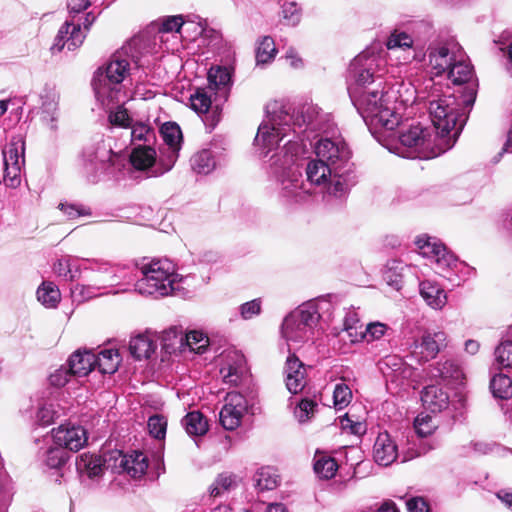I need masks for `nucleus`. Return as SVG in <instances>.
<instances>
[{
  "label": "nucleus",
  "mask_w": 512,
  "mask_h": 512,
  "mask_svg": "<svg viewBox=\"0 0 512 512\" xmlns=\"http://www.w3.org/2000/svg\"><path fill=\"white\" fill-rule=\"evenodd\" d=\"M306 150V144L287 139L269 158L268 175L288 202H304L314 193L313 187L322 185L334 196L332 170L318 157L305 164Z\"/></svg>",
  "instance_id": "nucleus-1"
},
{
  "label": "nucleus",
  "mask_w": 512,
  "mask_h": 512,
  "mask_svg": "<svg viewBox=\"0 0 512 512\" xmlns=\"http://www.w3.org/2000/svg\"><path fill=\"white\" fill-rule=\"evenodd\" d=\"M332 128L330 114L313 103H305L293 109L292 113L286 109L274 112L260 124L254 142L260 157L265 158L291 135L290 139L299 144L308 141L312 146L313 140L321 134H328Z\"/></svg>",
  "instance_id": "nucleus-2"
},
{
  "label": "nucleus",
  "mask_w": 512,
  "mask_h": 512,
  "mask_svg": "<svg viewBox=\"0 0 512 512\" xmlns=\"http://www.w3.org/2000/svg\"><path fill=\"white\" fill-rule=\"evenodd\" d=\"M350 99L375 137L393 132L400 124L401 116L395 111L396 91L383 81L364 92H353Z\"/></svg>",
  "instance_id": "nucleus-3"
},
{
  "label": "nucleus",
  "mask_w": 512,
  "mask_h": 512,
  "mask_svg": "<svg viewBox=\"0 0 512 512\" xmlns=\"http://www.w3.org/2000/svg\"><path fill=\"white\" fill-rule=\"evenodd\" d=\"M431 87L432 90L427 96L421 97L419 92L414 90L417 95L416 99H423L427 104L431 121L439 135V142L447 144L446 149L454 146L457 137L461 133L464 125V113L462 112V98L456 97L454 94L442 93L439 88L434 87V83L430 79L425 88Z\"/></svg>",
  "instance_id": "nucleus-4"
},
{
  "label": "nucleus",
  "mask_w": 512,
  "mask_h": 512,
  "mask_svg": "<svg viewBox=\"0 0 512 512\" xmlns=\"http://www.w3.org/2000/svg\"><path fill=\"white\" fill-rule=\"evenodd\" d=\"M316 157L332 170V191L334 197H345L357 183L355 165L351 151L340 137H321L315 144Z\"/></svg>",
  "instance_id": "nucleus-5"
},
{
  "label": "nucleus",
  "mask_w": 512,
  "mask_h": 512,
  "mask_svg": "<svg viewBox=\"0 0 512 512\" xmlns=\"http://www.w3.org/2000/svg\"><path fill=\"white\" fill-rule=\"evenodd\" d=\"M333 304L326 297H318L299 305L288 314L282 324V336L296 345L312 340L320 322L331 319Z\"/></svg>",
  "instance_id": "nucleus-6"
},
{
  "label": "nucleus",
  "mask_w": 512,
  "mask_h": 512,
  "mask_svg": "<svg viewBox=\"0 0 512 512\" xmlns=\"http://www.w3.org/2000/svg\"><path fill=\"white\" fill-rule=\"evenodd\" d=\"M130 74V61L123 52L114 53L110 59L98 67L92 78V87L98 101L109 106L118 99L121 84Z\"/></svg>",
  "instance_id": "nucleus-7"
},
{
  "label": "nucleus",
  "mask_w": 512,
  "mask_h": 512,
  "mask_svg": "<svg viewBox=\"0 0 512 512\" xmlns=\"http://www.w3.org/2000/svg\"><path fill=\"white\" fill-rule=\"evenodd\" d=\"M142 277L135 283V290L141 295L163 297L174 291L179 277L174 264L168 259L153 260L141 268Z\"/></svg>",
  "instance_id": "nucleus-8"
},
{
  "label": "nucleus",
  "mask_w": 512,
  "mask_h": 512,
  "mask_svg": "<svg viewBox=\"0 0 512 512\" xmlns=\"http://www.w3.org/2000/svg\"><path fill=\"white\" fill-rule=\"evenodd\" d=\"M384 63L379 53L374 50L366 49L358 54L349 66V97L353 96V92H364L374 87L378 81H383L379 72Z\"/></svg>",
  "instance_id": "nucleus-9"
},
{
  "label": "nucleus",
  "mask_w": 512,
  "mask_h": 512,
  "mask_svg": "<svg viewBox=\"0 0 512 512\" xmlns=\"http://www.w3.org/2000/svg\"><path fill=\"white\" fill-rule=\"evenodd\" d=\"M398 137L402 147L401 156L405 158L431 159L447 150L440 147L442 142L435 144L430 130L420 124H411Z\"/></svg>",
  "instance_id": "nucleus-10"
},
{
  "label": "nucleus",
  "mask_w": 512,
  "mask_h": 512,
  "mask_svg": "<svg viewBox=\"0 0 512 512\" xmlns=\"http://www.w3.org/2000/svg\"><path fill=\"white\" fill-rule=\"evenodd\" d=\"M121 157L114 153L104 141L88 145L82 152L83 169L91 181H96L99 175L110 171L120 161Z\"/></svg>",
  "instance_id": "nucleus-11"
},
{
  "label": "nucleus",
  "mask_w": 512,
  "mask_h": 512,
  "mask_svg": "<svg viewBox=\"0 0 512 512\" xmlns=\"http://www.w3.org/2000/svg\"><path fill=\"white\" fill-rule=\"evenodd\" d=\"M415 244L424 257L430 258L435 262L437 272L444 277L445 270L453 269L458 265V258L437 238L428 235L418 236Z\"/></svg>",
  "instance_id": "nucleus-12"
},
{
  "label": "nucleus",
  "mask_w": 512,
  "mask_h": 512,
  "mask_svg": "<svg viewBox=\"0 0 512 512\" xmlns=\"http://www.w3.org/2000/svg\"><path fill=\"white\" fill-rule=\"evenodd\" d=\"M464 52L461 51V56L457 58L456 61H453L452 65L447 70L448 78L455 85H463L466 86L463 88V91H459L461 93L460 98H462V103L465 104V107H471L476 99L477 94V84L473 80L474 78V70L473 67L467 63L464 59Z\"/></svg>",
  "instance_id": "nucleus-13"
},
{
  "label": "nucleus",
  "mask_w": 512,
  "mask_h": 512,
  "mask_svg": "<svg viewBox=\"0 0 512 512\" xmlns=\"http://www.w3.org/2000/svg\"><path fill=\"white\" fill-rule=\"evenodd\" d=\"M188 32H206L208 22L197 15H172L158 18L149 23L147 32H180L182 27Z\"/></svg>",
  "instance_id": "nucleus-14"
},
{
  "label": "nucleus",
  "mask_w": 512,
  "mask_h": 512,
  "mask_svg": "<svg viewBox=\"0 0 512 512\" xmlns=\"http://www.w3.org/2000/svg\"><path fill=\"white\" fill-rule=\"evenodd\" d=\"M429 63L432 67L433 73L440 76L447 72L453 61H456L461 56L462 48L453 39L442 42H435L428 48Z\"/></svg>",
  "instance_id": "nucleus-15"
},
{
  "label": "nucleus",
  "mask_w": 512,
  "mask_h": 512,
  "mask_svg": "<svg viewBox=\"0 0 512 512\" xmlns=\"http://www.w3.org/2000/svg\"><path fill=\"white\" fill-rule=\"evenodd\" d=\"M220 375L224 384L241 386L249 380L248 368L243 354L228 351L222 357Z\"/></svg>",
  "instance_id": "nucleus-16"
},
{
  "label": "nucleus",
  "mask_w": 512,
  "mask_h": 512,
  "mask_svg": "<svg viewBox=\"0 0 512 512\" xmlns=\"http://www.w3.org/2000/svg\"><path fill=\"white\" fill-rule=\"evenodd\" d=\"M447 336L443 331H425L411 346V355L418 362H428L446 347Z\"/></svg>",
  "instance_id": "nucleus-17"
},
{
  "label": "nucleus",
  "mask_w": 512,
  "mask_h": 512,
  "mask_svg": "<svg viewBox=\"0 0 512 512\" xmlns=\"http://www.w3.org/2000/svg\"><path fill=\"white\" fill-rule=\"evenodd\" d=\"M248 400L239 392H229L225 397L219 419L226 430H234L240 426L243 416L248 411Z\"/></svg>",
  "instance_id": "nucleus-18"
},
{
  "label": "nucleus",
  "mask_w": 512,
  "mask_h": 512,
  "mask_svg": "<svg viewBox=\"0 0 512 512\" xmlns=\"http://www.w3.org/2000/svg\"><path fill=\"white\" fill-rule=\"evenodd\" d=\"M191 108L198 114L207 113L205 125L212 130L221 118V106L217 109L212 88H197L190 96Z\"/></svg>",
  "instance_id": "nucleus-19"
},
{
  "label": "nucleus",
  "mask_w": 512,
  "mask_h": 512,
  "mask_svg": "<svg viewBox=\"0 0 512 512\" xmlns=\"http://www.w3.org/2000/svg\"><path fill=\"white\" fill-rule=\"evenodd\" d=\"M160 134L167 146L161 151V154L167 158V163L162 170L156 171L154 175H162L172 169L178 158L182 140L181 129L176 123L167 122L163 124Z\"/></svg>",
  "instance_id": "nucleus-20"
},
{
  "label": "nucleus",
  "mask_w": 512,
  "mask_h": 512,
  "mask_svg": "<svg viewBox=\"0 0 512 512\" xmlns=\"http://www.w3.org/2000/svg\"><path fill=\"white\" fill-rule=\"evenodd\" d=\"M53 439L65 450L79 451L87 443L88 436L84 427L67 423L53 429Z\"/></svg>",
  "instance_id": "nucleus-21"
},
{
  "label": "nucleus",
  "mask_w": 512,
  "mask_h": 512,
  "mask_svg": "<svg viewBox=\"0 0 512 512\" xmlns=\"http://www.w3.org/2000/svg\"><path fill=\"white\" fill-rule=\"evenodd\" d=\"M130 162L137 170H149L150 176L154 175L156 171H160L167 163V158L164 160L162 157L157 159L156 151L152 145L146 144L135 146L130 154Z\"/></svg>",
  "instance_id": "nucleus-22"
},
{
  "label": "nucleus",
  "mask_w": 512,
  "mask_h": 512,
  "mask_svg": "<svg viewBox=\"0 0 512 512\" xmlns=\"http://www.w3.org/2000/svg\"><path fill=\"white\" fill-rule=\"evenodd\" d=\"M208 85L215 95V105L218 109L228 99L231 87V72L227 67L215 66L208 71Z\"/></svg>",
  "instance_id": "nucleus-23"
},
{
  "label": "nucleus",
  "mask_w": 512,
  "mask_h": 512,
  "mask_svg": "<svg viewBox=\"0 0 512 512\" xmlns=\"http://www.w3.org/2000/svg\"><path fill=\"white\" fill-rule=\"evenodd\" d=\"M373 460L379 466H390L400 456L398 446L393 437L386 431L380 432L375 439L373 451Z\"/></svg>",
  "instance_id": "nucleus-24"
},
{
  "label": "nucleus",
  "mask_w": 512,
  "mask_h": 512,
  "mask_svg": "<svg viewBox=\"0 0 512 512\" xmlns=\"http://www.w3.org/2000/svg\"><path fill=\"white\" fill-rule=\"evenodd\" d=\"M286 387L292 394H297L306 385V370L303 363L294 354L287 357L285 363Z\"/></svg>",
  "instance_id": "nucleus-25"
},
{
  "label": "nucleus",
  "mask_w": 512,
  "mask_h": 512,
  "mask_svg": "<svg viewBox=\"0 0 512 512\" xmlns=\"http://www.w3.org/2000/svg\"><path fill=\"white\" fill-rule=\"evenodd\" d=\"M76 470L82 482L97 479L103 474L102 458L96 454L82 453L76 458Z\"/></svg>",
  "instance_id": "nucleus-26"
},
{
  "label": "nucleus",
  "mask_w": 512,
  "mask_h": 512,
  "mask_svg": "<svg viewBox=\"0 0 512 512\" xmlns=\"http://www.w3.org/2000/svg\"><path fill=\"white\" fill-rule=\"evenodd\" d=\"M220 156L212 147L202 149L191 157V168L196 174L208 175L220 163Z\"/></svg>",
  "instance_id": "nucleus-27"
},
{
  "label": "nucleus",
  "mask_w": 512,
  "mask_h": 512,
  "mask_svg": "<svg viewBox=\"0 0 512 512\" xmlns=\"http://www.w3.org/2000/svg\"><path fill=\"white\" fill-rule=\"evenodd\" d=\"M119 468L132 478H140L147 471L148 459L144 453L133 451L129 454L121 455Z\"/></svg>",
  "instance_id": "nucleus-28"
},
{
  "label": "nucleus",
  "mask_w": 512,
  "mask_h": 512,
  "mask_svg": "<svg viewBox=\"0 0 512 512\" xmlns=\"http://www.w3.org/2000/svg\"><path fill=\"white\" fill-rule=\"evenodd\" d=\"M432 376L453 385H461L465 379L461 366L454 360L438 362L432 370Z\"/></svg>",
  "instance_id": "nucleus-29"
},
{
  "label": "nucleus",
  "mask_w": 512,
  "mask_h": 512,
  "mask_svg": "<svg viewBox=\"0 0 512 512\" xmlns=\"http://www.w3.org/2000/svg\"><path fill=\"white\" fill-rule=\"evenodd\" d=\"M421 400L425 408L433 413L441 412L449 405V396L441 387L429 385L424 388Z\"/></svg>",
  "instance_id": "nucleus-30"
},
{
  "label": "nucleus",
  "mask_w": 512,
  "mask_h": 512,
  "mask_svg": "<svg viewBox=\"0 0 512 512\" xmlns=\"http://www.w3.org/2000/svg\"><path fill=\"white\" fill-rule=\"evenodd\" d=\"M419 293L425 303L435 310L442 309L447 303V296L438 284L425 280L419 283Z\"/></svg>",
  "instance_id": "nucleus-31"
},
{
  "label": "nucleus",
  "mask_w": 512,
  "mask_h": 512,
  "mask_svg": "<svg viewBox=\"0 0 512 512\" xmlns=\"http://www.w3.org/2000/svg\"><path fill=\"white\" fill-rule=\"evenodd\" d=\"M96 354L91 351L74 352L67 360L75 377H85L95 369Z\"/></svg>",
  "instance_id": "nucleus-32"
},
{
  "label": "nucleus",
  "mask_w": 512,
  "mask_h": 512,
  "mask_svg": "<svg viewBox=\"0 0 512 512\" xmlns=\"http://www.w3.org/2000/svg\"><path fill=\"white\" fill-rule=\"evenodd\" d=\"M412 268L400 259H390L385 265L383 278L389 286L399 291L403 287L405 273Z\"/></svg>",
  "instance_id": "nucleus-33"
},
{
  "label": "nucleus",
  "mask_w": 512,
  "mask_h": 512,
  "mask_svg": "<svg viewBox=\"0 0 512 512\" xmlns=\"http://www.w3.org/2000/svg\"><path fill=\"white\" fill-rule=\"evenodd\" d=\"M386 47L393 52H403V60L415 58L414 40L411 34H389L386 41Z\"/></svg>",
  "instance_id": "nucleus-34"
},
{
  "label": "nucleus",
  "mask_w": 512,
  "mask_h": 512,
  "mask_svg": "<svg viewBox=\"0 0 512 512\" xmlns=\"http://www.w3.org/2000/svg\"><path fill=\"white\" fill-rule=\"evenodd\" d=\"M181 423L190 436H203L209 430L208 420L200 411L187 413Z\"/></svg>",
  "instance_id": "nucleus-35"
},
{
  "label": "nucleus",
  "mask_w": 512,
  "mask_h": 512,
  "mask_svg": "<svg viewBox=\"0 0 512 512\" xmlns=\"http://www.w3.org/2000/svg\"><path fill=\"white\" fill-rule=\"evenodd\" d=\"M121 356L117 349H103L96 355L95 368L102 374H113L117 371Z\"/></svg>",
  "instance_id": "nucleus-36"
},
{
  "label": "nucleus",
  "mask_w": 512,
  "mask_h": 512,
  "mask_svg": "<svg viewBox=\"0 0 512 512\" xmlns=\"http://www.w3.org/2000/svg\"><path fill=\"white\" fill-rule=\"evenodd\" d=\"M85 40V34H57L50 47L52 54L67 51H74L79 48Z\"/></svg>",
  "instance_id": "nucleus-37"
},
{
  "label": "nucleus",
  "mask_w": 512,
  "mask_h": 512,
  "mask_svg": "<svg viewBox=\"0 0 512 512\" xmlns=\"http://www.w3.org/2000/svg\"><path fill=\"white\" fill-rule=\"evenodd\" d=\"M156 346L146 335H137L129 341V351L136 360L149 358Z\"/></svg>",
  "instance_id": "nucleus-38"
},
{
  "label": "nucleus",
  "mask_w": 512,
  "mask_h": 512,
  "mask_svg": "<svg viewBox=\"0 0 512 512\" xmlns=\"http://www.w3.org/2000/svg\"><path fill=\"white\" fill-rule=\"evenodd\" d=\"M62 408L53 401H43L36 411V422L42 426H49L62 414Z\"/></svg>",
  "instance_id": "nucleus-39"
},
{
  "label": "nucleus",
  "mask_w": 512,
  "mask_h": 512,
  "mask_svg": "<svg viewBox=\"0 0 512 512\" xmlns=\"http://www.w3.org/2000/svg\"><path fill=\"white\" fill-rule=\"evenodd\" d=\"M129 135L131 138V143L135 146H138L137 142H143L141 145H153L156 139L155 130L146 123L137 122L132 123L129 127Z\"/></svg>",
  "instance_id": "nucleus-40"
},
{
  "label": "nucleus",
  "mask_w": 512,
  "mask_h": 512,
  "mask_svg": "<svg viewBox=\"0 0 512 512\" xmlns=\"http://www.w3.org/2000/svg\"><path fill=\"white\" fill-rule=\"evenodd\" d=\"M96 20V16L91 12L86 14L69 15V18L63 23L58 32H81L89 30Z\"/></svg>",
  "instance_id": "nucleus-41"
},
{
  "label": "nucleus",
  "mask_w": 512,
  "mask_h": 512,
  "mask_svg": "<svg viewBox=\"0 0 512 512\" xmlns=\"http://www.w3.org/2000/svg\"><path fill=\"white\" fill-rule=\"evenodd\" d=\"M254 482L259 492L269 491L278 486L279 476L272 467H262L254 475Z\"/></svg>",
  "instance_id": "nucleus-42"
},
{
  "label": "nucleus",
  "mask_w": 512,
  "mask_h": 512,
  "mask_svg": "<svg viewBox=\"0 0 512 512\" xmlns=\"http://www.w3.org/2000/svg\"><path fill=\"white\" fill-rule=\"evenodd\" d=\"M69 453L62 446L49 447L42 455V462L49 469L60 470L67 462Z\"/></svg>",
  "instance_id": "nucleus-43"
},
{
  "label": "nucleus",
  "mask_w": 512,
  "mask_h": 512,
  "mask_svg": "<svg viewBox=\"0 0 512 512\" xmlns=\"http://www.w3.org/2000/svg\"><path fill=\"white\" fill-rule=\"evenodd\" d=\"M277 53L274 39L270 35H265L257 44L256 48V64L265 65L271 62Z\"/></svg>",
  "instance_id": "nucleus-44"
},
{
  "label": "nucleus",
  "mask_w": 512,
  "mask_h": 512,
  "mask_svg": "<svg viewBox=\"0 0 512 512\" xmlns=\"http://www.w3.org/2000/svg\"><path fill=\"white\" fill-rule=\"evenodd\" d=\"M38 301L47 308H55L61 299V294L52 282H43L37 289Z\"/></svg>",
  "instance_id": "nucleus-45"
},
{
  "label": "nucleus",
  "mask_w": 512,
  "mask_h": 512,
  "mask_svg": "<svg viewBox=\"0 0 512 512\" xmlns=\"http://www.w3.org/2000/svg\"><path fill=\"white\" fill-rule=\"evenodd\" d=\"M490 389L495 398L508 399L512 396V380L505 374H496L490 381Z\"/></svg>",
  "instance_id": "nucleus-46"
},
{
  "label": "nucleus",
  "mask_w": 512,
  "mask_h": 512,
  "mask_svg": "<svg viewBox=\"0 0 512 512\" xmlns=\"http://www.w3.org/2000/svg\"><path fill=\"white\" fill-rule=\"evenodd\" d=\"M185 340V345L189 348L190 351L203 354L208 345L209 338L202 331L193 330L188 332L185 337H180V342L182 343Z\"/></svg>",
  "instance_id": "nucleus-47"
},
{
  "label": "nucleus",
  "mask_w": 512,
  "mask_h": 512,
  "mask_svg": "<svg viewBox=\"0 0 512 512\" xmlns=\"http://www.w3.org/2000/svg\"><path fill=\"white\" fill-rule=\"evenodd\" d=\"M418 444L416 450H406L403 452L402 462L410 461L414 458L427 454L431 450L439 446V442L435 439H427L426 437L416 436Z\"/></svg>",
  "instance_id": "nucleus-48"
},
{
  "label": "nucleus",
  "mask_w": 512,
  "mask_h": 512,
  "mask_svg": "<svg viewBox=\"0 0 512 512\" xmlns=\"http://www.w3.org/2000/svg\"><path fill=\"white\" fill-rule=\"evenodd\" d=\"M235 486V477L232 474L222 473L217 476L209 486V494L213 498L220 497Z\"/></svg>",
  "instance_id": "nucleus-49"
},
{
  "label": "nucleus",
  "mask_w": 512,
  "mask_h": 512,
  "mask_svg": "<svg viewBox=\"0 0 512 512\" xmlns=\"http://www.w3.org/2000/svg\"><path fill=\"white\" fill-rule=\"evenodd\" d=\"M338 469L336 461L331 457L321 456L314 463L315 473L324 479H331Z\"/></svg>",
  "instance_id": "nucleus-50"
},
{
  "label": "nucleus",
  "mask_w": 512,
  "mask_h": 512,
  "mask_svg": "<svg viewBox=\"0 0 512 512\" xmlns=\"http://www.w3.org/2000/svg\"><path fill=\"white\" fill-rule=\"evenodd\" d=\"M494 354L500 368H512V341L501 342L495 348Z\"/></svg>",
  "instance_id": "nucleus-51"
},
{
  "label": "nucleus",
  "mask_w": 512,
  "mask_h": 512,
  "mask_svg": "<svg viewBox=\"0 0 512 512\" xmlns=\"http://www.w3.org/2000/svg\"><path fill=\"white\" fill-rule=\"evenodd\" d=\"M75 262L76 260L70 256L63 257L54 264V272L66 279L73 280L77 273Z\"/></svg>",
  "instance_id": "nucleus-52"
},
{
  "label": "nucleus",
  "mask_w": 512,
  "mask_h": 512,
  "mask_svg": "<svg viewBox=\"0 0 512 512\" xmlns=\"http://www.w3.org/2000/svg\"><path fill=\"white\" fill-rule=\"evenodd\" d=\"M108 120L113 126L129 129L133 123V119L129 116L128 111L123 105H118L115 109H111Z\"/></svg>",
  "instance_id": "nucleus-53"
},
{
  "label": "nucleus",
  "mask_w": 512,
  "mask_h": 512,
  "mask_svg": "<svg viewBox=\"0 0 512 512\" xmlns=\"http://www.w3.org/2000/svg\"><path fill=\"white\" fill-rule=\"evenodd\" d=\"M388 330V326L381 322H373L366 325L365 329L359 331L360 339L367 342L379 340Z\"/></svg>",
  "instance_id": "nucleus-54"
},
{
  "label": "nucleus",
  "mask_w": 512,
  "mask_h": 512,
  "mask_svg": "<svg viewBox=\"0 0 512 512\" xmlns=\"http://www.w3.org/2000/svg\"><path fill=\"white\" fill-rule=\"evenodd\" d=\"M43 120L51 131L57 130V102L54 99L42 103Z\"/></svg>",
  "instance_id": "nucleus-55"
},
{
  "label": "nucleus",
  "mask_w": 512,
  "mask_h": 512,
  "mask_svg": "<svg viewBox=\"0 0 512 512\" xmlns=\"http://www.w3.org/2000/svg\"><path fill=\"white\" fill-rule=\"evenodd\" d=\"M148 430L155 439H163L166 435L167 421L161 415H153L148 419Z\"/></svg>",
  "instance_id": "nucleus-56"
},
{
  "label": "nucleus",
  "mask_w": 512,
  "mask_h": 512,
  "mask_svg": "<svg viewBox=\"0 0 512 512\" xmlns=\"http://www.w3.org/2000/svg\"><path fill=\"white\" fill-rule=\"evenodd\" d=\"M317 404L310 399H303L294 410V415L300 423H304L314 415Z\"/></svg>",
  "instance_id": "nucleus-57"
},
{
  "label": "nucleus",
  "mask_w": 512,
  "mask_h": 512,
  "mask_svg": "<svg viewBox=\"0 0 512 512\" xmlns=\"http://www.w3.org/2000/svg\"><path fill=\"white\" fill-rule=\"evenodd\" d=\"M415 432L420 437L431 435L436 429V424L429 415H418L414 421Z\"/></svg>",
  "instance_id": "nucleus-58"
},
{
  "label": "nucleus",
  "mask_w": 512,
  "mask_h": 512,
  "mask_svg": "<svg viewBox=\"0 0 512 512\" xmlns=\"http://www.w3.org/2000/svg\"><path fill=\"white\" fill-rule=\"evenodd\" d=\"M12 497V486L9 476L0 467V509L7 507Z\"/></svg>",
  "instance_id": "nucleus-59"
},
{
  "label": "nucleus",
  "mask_w": 512,
  "mask_h": 512,
  "mask_svg": "<svg viewBox=\"0 0 512 512\" xmlns=\"http://www.w3.org/2000/svg\"><path fill=\"white\" fill-rule=\"evenodd\" d=\"M72 376H74V373H72L67 363L66 365L60 366L53 373H51L49 376V381L53 386L63 387L68 383Z\"/></svg>",
  "instance_id": "nucleus-60"
},
{
  "label": "nucleus",
  "mask_w": 512,
  "mask_h": 512,
  "mask_svg": "<svg viewBox=\"0 0 512 512\" xmlns=\"http://www.w3.org/2000/svg\"><path fill=\"white\" fill-rule=\"evenodd\" d=\"M352 398L351 389L346 384H337L334 392L333 399L334 404L338 409L346 407Z\"/></svg>",
  "instance_id": "nucleus-61"
},
{
  "label": "nucleus",
  "mask_w": 512,
  "mask_h": 512,
  "mask_svg": "<svg viewBox=\"0 0 512 512\" xmlns=\"http://www.w3.org/2000/svg\"><path fill=\"white\" fill-rule=\"evenodd\" d=\"M239 312L244 320L252 319L261 312V300L257 298L243 303L239 307Z\"/></svg>",
  "instance_id": "nucleus-62"
},
{
  "label": "nucleus",
  "mask_w": 512,
  "mask_h": 512,
  "mask_svg": "<svg viewBox=\"0 0 512 512\" xmlns=\"http://www.w3.org/2000/svg\"><path fill=\"white\" fill-rule=\"evenodd\" d=\"M359 317L355 311H349L346 313L343 326L344 330L349 334V336H353V331L358 335L360 330H363V325L359 324Z\"/></svg>",
  "instance_id": "nucleus-63"
},
{
  "label": "nucleus",
  "mask_w": 512,
  "mask_h": 512,
  "mask_svg": "<svg viewBox=\"0 0 512 512\" xmlns=\"http://www.w3.org/2000/svg\"><path fill=\"white\" fill-rule=\"evenodd\" d=\"M282 14L283 18L292 25L297 24L301 18V10L295 2H285L282 6Z\"/></svg>",
  "instance_id": "nucleus-64"
}]
</instances>
